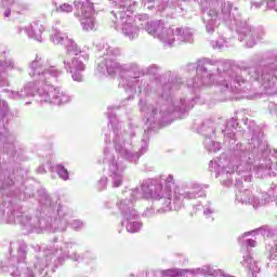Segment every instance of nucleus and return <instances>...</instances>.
Masks as SVG:
<instances>
[{
	"instance_id": "nucleus-1",
	"label": "nucleus",
	"mask_w": 277,
	"mask_h": 277,
	"mask_svg": "<svg viewBox=\"0 0 277 277\" xmlns=\"http://www.w3.org/2000/svg\"><path fill=\"white\" fill-rule=\"evenodd\" d=\"M58 176H61V179H63L64 181H68V170H66V168L64 167H60Z\"/></svg>"
},
{
	"instance_id": "nucleus-2",
	"label": "nucleus",
	"mask_w": 277,
	"mask_h": 277,
	"mask_svg": "<svg viewBox=\"0 0 277 277\" xmlns=\"http://www.w3.org/2000/svg\"><path fill=\"white\" fill-rule=\"evenodd\" d=\"M61 10H63L64 12H71L72 11V6H70L68 4H63L61 6Z\"/></svg>"
},
{
	"instance_id": "nucleus-3",
	"label": "nucleus",
	"mask_w": 277,
	"mask_h": 277,
	"mask_svg": "<svg viewBox=\"0 0 277 277\" xmlns=\"http://www.w3.org/2000/svg\"><path fill=\"white\" fill-rule=\"evenodd\" d=\"M14 0H2V5H13Z\"/></svg>"
},
{
	"instance_id": "nucleus-4",
	"label": "nucleus",
	"mask_w": 277,
	"mask_h": 277,
	"mask_svg": "<svg viewBox=\"0 0 277 277\" xmlns=\"http://www.w3.org/2000/svg\"><path fill=\"white\" fill-rule=\"evenodd\" d=\"M10 14H11V11H10V10H6V11L4 12V16H6V17H9Z\"/></svg>"
},
{
	"instance_id": "nucleus-5",
	"label": "nucleus",
	"mask_w": 277,
	"mask_h": 277,
	"mask_svg": "<svg viewBox=\"0 0 277 277\" xmlns=\"http://www.w3.org/2000/svg\"><path fill=\"white\" fill-rule=\"evenodd\" d=\"M92 27H94V22H91Z\"/></svg>"
},
{
	"instance_id": "nucleus-6",
	"label": "nucleus",
	"mask_w": 277,
	"mask_h": 277,
	"mask_svg": "<svg viewBox=\"0 0 277 277\" xmlns=\"http://www.w3.org/2000/svg\"><path fill=\"white\" fill-rule=\"evenodd\" d=\"M251 246H254V241H252Z\"/></svg>"
},
{
	"instance_id": "nucleus-7",
	"label": "nucleus",
	"mask_w": 277,
	"mask_h": 277,
	"mask_svg": "<svg viewBox=\"0 0 277 277\" xmlns=\"http://www.w3.org/2000/svg\"><path fill=\"white\" fill-rule=\"evenodd\" d=\"M170 274H174V272H170Z\"/></svg>"
}]
</instances>
